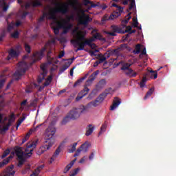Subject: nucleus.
I'll return each instance as SVG.
<instances>
[{
    "label": "nucleus",
    "instance_id": "680f3d73",
    "mask_svg": "<svg viewBox=\"0 0 176 176\" xmlns=\"http://www.w3.org/2000/svg\"><path fill=\"white\" fill-rule=\"evenodd\" d=\"M5 82H6V79L0 80V89H2V87H3V85H5Z\"/></svg>",
    "mask_w": 176,
    "mask_h": 176
},
{
    "label": "nucleus",
    "instance_id": "473e14b6",
    "mask_svg": "<svg viewBox=\"0 0 176 176\" xmlns=\"http://www.w3.org/2000/svg\"><path fill=\"white\" fill-rule=\"evenodd\" d=\"M134 54H140L141 53V44L135 45V50H133Z\"/></svg>",
    "mask_w": 176,
    "mask_h": 176
},
{
    "label": "nucleus",
    "instance_id": "5701e85b",
    "mask_svg": "<svg viewBox=\"0 0 176 176\" xmlns=\"http://www.w3.org/2000/svg\"><path fill=\"white\" fill-rule=\"evenodd\" d=\"M125 74L126 76H129V78H135V76L138 75V74L132 69H129V70L125 72Z\"/></svg>",
    "mask_w": 176,
    "mask_h": 176
},
{
    "label": "nucleus",
    "instance_id": "864d4df0",
    "mask_svg": "<svg viewBox=\"0 0 176 176\" xmlns=\"http://www.w3.org/2000/svg\"><path fill=\"white\" fill-rule=\"evenodd\" d=\"M9 153H10V150H9V148H7L3 153L1 158L2 159H5V157H6V156H8V155H9Z\"/></svg>",
    "mask_w": 176,
    "mask_h": 176
},
{
    "label": "nucleus",
    "instance_id": "3c124183",
    "mask_svg": "<svg viewBox=\"0 0 176 176\" xmlns=\"http://www.w3.org/2000/svg\"><path fill=\"white\" fill-rule=\"evenodd\" d=\"M128 48V46H127V44L126 43H123V44H121L119 47H118V49H120V50L122 52L126 49Z\"/></svg>",
    "mask_w": 176,
    "mask_h": 176
},
{
    "label": "nucleus",
    "instance_id": "423d86ee",
    "mask_svg": "<svg viewBox=\"0 0 176 176\" xmlns=\"http://www.w3.org/2000/svg\"><path fill=\"white\" fill-rule=\"evenodd\" d=\"M49 45H50V43H47L45 44V46L43 47L40 51L36 52L33 54L32 56V60H33V63H36V61L42 60V58H43V53L46 52V46H49Z\"/></svg>",
    "mask_w": 176,
    "mask_h": 176
},
{
    "label": "nucleus",
    "instance_id": "4be33fe9",
    "mask_svg": "<svg viewBox=\"0 0 176 176\" xmlns=\"http://www.w3.org/2000/svg\"><path fill=\"white\" fill-rule=\"evenodd\" d=\"M75 162H76V159L73 160L69 164L65 166L63 170L64 174H67V173H68L71 168H72V166L75 164Z\"/></svg>",
    "mask_w": 176,
    "mask_h": 176
},
{
    "label": "nucleus",
    "instance_id": "58836bf2",
    "mask_svg": "<svg viewBox=\"0 0 176 176\" xmlns=\"http://www.w3.org/2000/svg\"><path fill=\"white\" fill-rule=\"evenodd\" d=\"M76 145H78L77 142L72 144V148H69V153H74V152L76 151Z\"/></svg>",
    "mask_w": 176,
    "mask_h": 176
},
{
    "label": "nucleus",
    "instance_id": "4468645a",
    "mask_svg": "<svg viewBox=\"0 0 176 176\" xmlns=\"http://www.w3.org/2000/svg\"><path fill=\"white\" fill-rule=\"evenodd\" d=\"M20 56V52L15 51L14 48H11L8 51V56H7V60H10V58H17Z\"/></svg>",
    "mask_w": 176,
    "mask_h": 176
},
{
    "label": "nucleus",
    "instance_id": "c9c22d12",
    "mask_svg": "<svg viewBox=\"0 0 176 176\" xmlns=\"http://www.w3.org/2000/svg\"><path fill=\"white\" fill-rule=\"evenodd\" d=\"M69 21H71V19L69 18V16H67L66 19H61V21H60V23H61L62 24H66L68 25V24H72V23H69Z\"/></svg>",
    "mask_w": 176,
    "mask_h": 176
},
{
    "label": "nucleus",
    "instance_id": "f3484780",
    "mask_svg": "<svg viewBox=\"0 0 176 176\" xmlns=\"http://www.w3.org/2000/svg\"><path fill=\"white\" fill-rule=\"evenodd\" d=\"M60 152H61V146H59L54 153V155H52V157L50 160V164H52V163H53V162H54L56 159L58 157V155H60Z\"/></svg>",
    "mask_w": 176,
    "mask_h": 176
},
{
    "label": "nucleus",
    "instance_id": "b1692460",
    "mask_svg": "<svg viewBox=\"0 0 176 176\" xmlns=\"http://www.w3.org/2000/svg\"><path fill=\"white\" fill-rule=\"evenodd\" d=\"M87 75L89 74H85V76H84L81 78L77 80L74 84L73 87H78V86H80V85L82 84V82H83V80H85V79L87 78Z\"/></svg>",
    "mask_w": 176,
    "mask_h": 176
},
{
    "label": "nucleus",
    "instance_id": "ddd939ff",
    "mask_svg": "<svg viewBox=\"0 0 176 176\" xmlns=\"http://www.w3.org/2000/svg\"><path fill=\"white\" fill-rule=\"evenodd\" d=\"M25 71H27L25 68L18 69L14 74L15 80H20L21 76H23V75L25 74Z\"/></svg>",
    "mask_w": 176,
    "mask_h": 176
},
{
    "label": "nucleus",
    "instance_id": "49530a36",
    "mask_svg": "<svg viewBox=\"0 0 176 176\" xmlns=\"http://www.w3.org/2000/svg\"><path fill=\"white\" fill-rule=\"evenodd\" d=\"M45 17H47V12H43V16H41L38 19V23H42V21H45Z\"/></svg>",
    "mask_w": 176,
    "mask_h": 176
},
{
    "label": "nucleus",
    "instance_id": "09e8293b",
    "mask_svg": "<svg viewBox=\"0 0 176 176\" xmlns=\"http://www.w3.org/2000/svg\"><path fill=\"white\" fill-rule=\"evenodd\" d=\"M25 50L28 53V54L31 53V46H30L27 43H25Z\"/></svg>",
    "mask_w": 176,
    "mask_h": 176
},
{
    "label": "nucleus",
    "instance_id": "69168bd1",
    "mask_svg": "<svg viewBox=\"0 0 176 176\" xmlns=\"http://www.w3.org/2000/svg\"><path fill=\"white\" fill-rule=\"evenodd\" d=\"M80 152H82V149L78 148L76 153L74 154V157H76V156H79Z\"/></svg>",
    "mask_w": 176,
    "mask_h": 176
},
{
    "label": "nucleus",
    "instance_id": "bb28decb",
    "mask_svg": "<svg viewBox=\"0 0 176 176\" xmlns=\"http://www.w3.org/2000/svg\"><path fill=\"white\" fill-rule=\"evenodd\" d=\"M122 12H114L113 14H111L109 16V20H115V19H118V17H119V16H120Z\"/></svg>",
    "mask_w": 176,
    "mask_h": 176
},
{
    "label": "nucleus",
    "instance_id": "1a4fd4ad",
    "mask_svg": "<svg viewBox=\"0 0 176 176\" xmlns=\"http://www.w3.org/2000/svg\"><path fill=\"white\" fill-rule=\"evenodd\" d=\"M13 168H14V166L13 165L6 168V169L0 174V176H14L16 172L13 170Z\"/></svg>",
    "mask_w": 176,
    "mask_h": 176
},
{
    "label": "nucleus",
    "instance_id": "603ef678",
    "mask_svg": "<svg viewBox=\"0 0 176 176\" xmlns=\"http://www.w3.org/2000/svg\"><path fill=\"white\" fill-rule=\"evenodd\" d=\"M20 33L18 31H15L14 33L11 34V37L14 38V39H17Z\"/></svg>",
    "mask_w": 176,
    "mask_h": 176
},
{
    "label": "nucleus",
    "instance_id": "2eb2a0df",
    "mask_svg": "<svg viewBox=\"0 0 176 176\" xmlns=\"http://www.w3.org/2000/svg\"><path fill=\"white\" fill-rule=\"evenodd\" d=\"M14 120H16V117H14V114H12L10 116V119L8 120L7 124L1 129V131H8L9 127L12 126V122H14Z\"/></svg>",
    "mask_w": 176,
    "mask_h": 176
},
{
    "label": "nucleus",
    "instance_id": "c03bdc74",
    "mask_svg": "<svg viewBox=\"0 0 176 176\" xmlns=\"http://www.w3.org/2000/svg\"><path fill=\"white\" fill-rule=\"evenodd\" d=\"M113 8H116L117 9H118V12H120V13H122L123 12V8L120 7V6H118V4L113 3L111 5Z\"/></svg>",
    "mask_w": 176,
    "mask_h": 176
},
{
    "label": "nucleus",
    "instance_id": "393cba45",
    "mask_svg": "<svg viewBox=\"0 0 176 176\" xmlns=\"http://www.w3.org/2000/svg\"><path fill=\"white\" fill-rule=\"evenodd\" d=\"M89 146L90 145L89 144V143L85 142L80 146L79 149H81V152H87Z\"/></svg>",
    "mask_w": 176,
    "mask_h": 176
},
{
    "label": "nucleus",
    "instance_id": "6ab92c4d",
    "mask_svg": "<svg viewBox=\"0 0 176 176\" xmlns=\"http://www.w3.org/2000/svg\"><path fill=\"white\" fill-rule=\"evenodd\" d=\"M74 41H78L83 42L85 41H89V39H86V32H80L77 34V38L74 39Z\"/></svg>",
    "mask_w": 176,
    "mask_h": 176
},
{
    "label": "nucleus",
    "instance_id": "20e7f679",
    "mask_svg": "<svg viewBox=\"0 0 176 176\" xmlns=\"http://www.w3.org/2000/svg\"><path fill=\"white\" fill-rule=\"evenodd\" d=\"M86 112H87V107H86L85 106H81L77 109H73L72 111H70L68 116H66L62 120L61 124H67V123L68 122V119H72L73 120L78 119V118L80 117V115H82V113H86Z\"/></svg>",
    "mask_w": 176,
    "mask_h": 176
},
{
    "label": "nucleus",
    "instance_id": "37998d69",
    "mask_svg": "<svg viewBox=\"0 0 176 176\" xmlns=\"http://www.w3.org/2000/svg\"><path fill=\"white\" fill-rule=\"evenodd\" d=\"M79 3V2H78V1L75 0L74 3H71V6H72L73 9L74 10H79V8H78V6H76V5H78Z\"/></svg>",
    "mask_w": 176,
    "mask_h": 176
},
{
    "label": "nucleus",
    "instance_id": "8fccbe9b",
    "mask_svg": "<svg viewBox=\"0 0 176 176\" xmlns=\"http://www.w3.org/2000/svg\"><path fill=\"white\" fill-rule=\"evenodd\" d=\"M40 168H43V166H41L38 168H37L35 170V172L33 173L30 176H36L38 174H39Z\"/></svg>",
    "mask_w": 176,
    "mask_h": 176
},
{
    "label": "nucleus",
    "instance_id": "6e6552de",
    "mask_svg": "<svg viewBox=\"0 0 176 176\" xmlns=\"http://www.w3.org/2000/svg\"><path fill=\"white\" fill-rule=\"evenodd\" d=\"M58 27L60 28V30H63V34H68L69 30H71L73 27L72 24L66 25L65 23H62L61 22L58 21Z\"/></svg>",
    "mask_w": 176,
    "mask_h": 176
},
{
    "label": "nucleus",
    "instance_id": "4d7b16f0",
    "mask_svg": "<svg viewBox=\"0 0 176 176\" xmlns=\"http://www.w3.org/2000/svg\"><path fill=\"white\" fill-rule=\"evenodd\" d=\"M68 68H69V65H64L60 69V73L64 72L66 69H68Z\"/></svg>",
    "mask_w": 176,
    "mask_h": 176
},
{
    "label": "nucleus",
    "instance_id": "ea45409f",
    "mask_svg": "<svg viewBox=\"0 0 176 176\" xmlns=\"http://www.w3.org/2000/svg\"><path fill=\"white\" fill-rule=\"evenodd\" d=\"M18 160H19L18 166L21 167V166L24 164V162H25L24 157H19V158H18Z\"/></svg>",
    "mask_w": 176,
    "mask_h": 176
},
{
    "label": "nucleus",
    "instance_id": "a878e982",
    "mask_svg": "<svg viewBox=\"0 0 176 176\" xmlns=\"http://www.w3.org/2000/svg\"><path fill=\"white\" fill-rule=\"evenodd\" d=\"M52 80H53V74H51L45 80V82H44V86L47 87L50 83H52Z\"/></svg>",
    "mask_w": 176,
    "mask_h": 176
},
{
    "label": "nucleus",
    "instance_id": "aec40b11",
    "mask_svg": "<svg viewBox=\"0 0 176 176\" xmlns=\"http://www.w3.org/2000/svg\"><path fill=\"white\" fill-rule=\"evenodd\" d=\"M105 86H107V80L101 79L96 85V89L97 90H101L102 89H104Z\"/></svg>",
    "mask_w": 176,
    "mask_h": 176
},
{
    "label": "nucleus",
    "instance_id": "c756f323",
    "mask_svg": "<svg viewBox=\"0 0 176 176\" xmlns=\"http://www.w3.org/2000/svg\"><path fill=\"white\" fill-rule=\"evenodd\" d=\"M153 91H155V88H151L146 94L144 100H146L148 97H151L152 94H153Z\"/></svg>",
    "mask_w": 176,
    "mask_h": 176
},
{
    "label": "nucleus",
    "instance_id": "9b49d317",
    "mask_svg": "<svg viewBox=\"0 0 176 176\" xmlns=\"http://www.w3.org/2000/svg\"><path fill=\"white\" fill-rule=\"evenodd\" d=\"M31 6H32V8H39V6H43V4L41 0H35L31 3H26L25 8L28 9V8H31Z\"/></svg>",
    "mask_w": 176,
    "mask_h": 176
},
{
    "label": "nucleus",
    "instance_id": "f704fd0d",
    "mask_svg": "<svg viewBox=\"0 0 176 176\" xmlns=\"http://www.w3.org/2000/svg\"><path fill=\"white\" fill-rule=\"evenodd\" d=\"M60 30H61V28L58 27V21L56 22V26L53 28L54 33L55 35H58L60 34Z\"/></svg>",
    "mask_w": 176,
    "mask_h": 176
},
{
    "label": "nucleus",
    "instance_id": "0eeeda50",
    "mask_svg": "<svg viewBox=\"0 0 176 176\" xmlns=\"http://www.w3.org/2000/svg\"><path fill=\"white\" fill-rule=\"evenodd\" d=\"M40 68L42 71L41 74L38 76L37 81L38 83H42L43 80H45V78H46L47 75V69L46 68V64H43L40 66Z\"/></svg>",
    "mask_w": 176,
    "mask_h": 176
},
{
    "label": "nucleus",
    "instance_id": "a19ab883",
    "mask_svg": "<svg viewBox=\"0 0 176 176\" xmlns=\"http://www.w3.org/2000/svg\"><path fill=\"white\" fill-rule=\"evenodd\" d=\"M108 20H111V19H109V17H108V14H106L104 15V16L101 19L102 24H105V23L108 21Z\"/></svg>",
    "mask_w": 176,
    "mask_h": 176
},
{
    "label": "nucleus",
    "instance_id": "a211bd4d",
    "mask_svg": "<svg viewBox=\"0 0 176 176\" xmlns=\"http://www.w3.org/2000/svg\"><path fill=\"white\" fill-rule=\"evenodd\" d=\"M122 104V101L119 98H115V100L113 102V104L111 106L110 111H115L119 105Z\"/></svg>",
    "mask_w": 176,
    "mask_h": 176
},
{
    "label": "nucleus",
    "instance_id": "f03ea898",
    "mask_svg": "<svg viewBox=\"0 0 176 176\" xmlns=\"http://www.w3.org/2000/svg\"><path fill=\"white\" fill-rule=\"evenodd\" d=\"M36 142H38V140L32 143H28L25 150V153L23 151V148L19 146H16L14 148V151L18 159L20 157H24V156H26V157H31V155H32V151H34V148L36 146Z\"/></svg>",
    "mask_w": 176,
    "mask_h": 176
},
{
    "label": "nucleus",
    "instance_id": "774afa93",
    "mask_svg": "<svg viewBox=\"0 0 176 176\" xmlns=\"http://www.w3.org/2000/svg\"><path fill=\"white\" fill-rule=\"evenodd\" d=\"M133 26L134 27H138V20L133 18Z\"/></svg>",
    "mask_w": 176,
    "mask_h": 176
},
{
    "label": "nucleus",
    "instance_id": "4c0bfd02",
    "mask_svg": "<svg viewBox=\"0 0 176 176\" xmlns=\"http://www.w3.org/2000/svg\"><path fill=\"white\" fill-rule=\"evenodd\" d=\"M10 157H8L5 160H3V162H0V168H2V167H3V166H6V164H8V163H9L10 162Z\"/></svg>",
    "mask_w": 176,
    "mask_h": 176
},
{
    "label": "nucleus",
    "instance_id": "72a5a7b5",
    "mask_svg": "<svg viewBox=\"0 0 176 176\" xmlns=\"http://www.w3.org/2000/svg\"><path fill=\"white\" fill-rule=\"evenodd\" d=\"M107 126H108V125H107V122H104V123L102 125V126H101V128H100V131L99 132L98 135H101L102 134V133H105V130H107Z\"/></svg>",
    "mask_w": 176,
    "mask_h": 176
},
{
    "label": "nucleus",
    "instance_id": "9d476101",
    "mask_svg": "<svg viewBox=\"0 0 176 176\" xmlns=\"http://www.w3.org/2000/svg\"><path fill=\"white\" fill-rule=\"evenodd\" d=\"M89 91H90V89H89L87 87H85L83 90L78 93V95L76 98V101H80L83 97L87 96Z\"/></svg>",
    "mask_w": 176,
    "mask_h": 176
},
{
    "label": "nucleus",
    "instance_id": "e433bc0d",
    "mask_svg": "<svg viewBox=\"0 0 176 176\" xmlns=\"http://www.w3.org/2000/svg\"><path fill=\"white\" fill-rule=\"evenodd\" d=\"M98 104H100V102L96 99L94 101H92V102L88 103L87 107H98Z\"/></svg>",
    "mask_w": 176,
    "mask_h": 176
},
{
    "label": "nucleus",
    "instance_id": "5fc2aeb1",
    "mask_svg": "<svg viewBox=\"0 0 176 176\" xmlns=\"http://www.w3.org/2000/svg\"><path fill=\"white\" fill-rule=\"evenodd\" d=\"M41 126H43V124H40L38 125H37L36 127L31 129L30 131H33L34 133L38 131V130H39L40 127H41Z\"/></svg>",
    "mask_w": 176,
    "mask_h": 176
},
{
    "label": "nucleus",
    "instance_id": "de8ad7c7",
    "mask_svg": "<svg viewBox=\"0 0 176 176\" xmlns=\"http://www.w3.org/2000/svg\"><path fill=\"white\" fill-rule=\"evenodd\" d=\"M149 74H151V78H154V79L157 78V71L151 70L149 72Z\"/></svg>",
    "mask_w": 176,
    "mask_h": 176
},
{
    "label": "nucleus",
    "instance_id": "7c9ffc66",
    "mask_svg": "<svg viewBox=\"0 0 176 176\" xmlns=\"http://www.w3.org/2000/svg\"><path fill=\"white\" fill-rule=\"evenodd\" d=\"M126 19H124L122 21V24H127V23H129V21H130V19H131V12H129L126 16Z\"/></svg>",
    "mask_w": 176,
    "mask_h": 176
},
{
    "label": "nucleus",
    "instance_id": "c85d7f7f",
    "mask_svg": "<svg viewBox=\"0 0 176 176\" xmlns=\"http://www.w3.org/2000/svg\"><path fill=\"white\" fill-rule=\"evenodd\" d=\"M130 67H131V64L129 63H125L122 65L121 69L122 71H128L129 69H130Z\"/></svg>",
    "mask_w": 176,
    "mask_h": 176
},
{
    "label": "nucleus",
    "instance_id": "412c9836",
    "mask_svg": "<svg viewBox=\"0 0 176 176\" xmlns=\"http://www.w3.org/2000/svg\"><path fill=\"white\" fill-rule=\"evenodd\" d=\"M111 30L117 34H124V32H123V27L120 28L118 25H111Z\"/></svg>",
    "mask_w": 176,
    "mask_h": 176
},
{
    "label": "nucleus",
    "instance_id": "cd10ccee",
    "mask_svg": "<svg viewBox=\"0 0 176 176\" xmlns=\"http://www.w3.org/2000/svg\"><path fill=\"white\" fill-rule=\"evenodd\" d=\"M93 131H94V127H93V125L89 124L88 126L87 129V132L85 133V135H87V137L89 135H91L93 133Z\"/></svg>",
    "mask_w": 176,
    "mask_h": 176
},
{
    "label": "nucleus",
    "instance_id": "13d9d810",
    "mask_svg": "<svg viewBox=\"0 0 176 176\" xmlns=\"http://www.w3.org/2000/svg\"><path fill=\"white\" fill-rule=\"evenodd\" d=\"M78 172H79V168H77L74 169L73 172L71 173L70 176H75L76 175V174H78Z\"/></svg>",
    "mask_w": 176,
    "mask_h": 176
},
{
    "label": "nucleus",
    "instance_id": "2f4dec72",
    "mask_svg": "<svg viewBox=\"0 0 176 176\" xmlns=\"http://www.w3.org/2000/svg\"><path fill=\"white\" fill-rule=\"evenodd\" d=\"M122 30H123L124 34H126L127 32H130V31H131V30H132V28L130 25L126 26V25H123Z\"/></svg>",
    "mask_w": 176,
    "mask_h": 176
},
{
    "label": "nucleus",
    "instance_id": "f257e3e1",
    "mask_svg": "<svg viewBox=\"0 0 176 176\" xmlns=\"http://www.w3.org/2000/svg\"><path fill=\"white\" fill-rule=\"evenodd\" d=\"M46 131L47 138H45L44 144L38 149V155H42V153H44L46 151H49L54 144V138H53V135L56 134V128L53 126H50Z\"/></svg>",
    "mask_w": 176,
    "mask_h": 176
},
{
    "label": "nucleus",
    "instance_id": "39448f33",
    "mask_svg": "<svg viewBox=\"0 0 176 176\" xmlns=\"http://www.w3.org/2000/svg\"><path fill=\"white\" fill-rule=\"evenodd\" d=\"M91 42H94V38H89V40H85V41H79V40H72L71 43L74 47H78L81 50H85V46H91Z\"/></svg>",
    "mask_w": 176,
    "mask_h": 176
},
{
    "label": "nucleus",
    "instance_id": "338daca9",
    "mask_svg": "<svg viewBox=\"0 0 176 176\" xmlns=\"http://www.w3.org/2000/svg\"><path fill=\"white\" fill-rule=\"evenodd\" d=\"M100 94H103V96H101V98H103V101H104V100H105V98L107 97V96H108L109 93L107 92V91H105Z\"/></svg>",
    "mask_w": 176,
    "mask_h": 176
},
{
    "label": "nucleus",
    "instance_id": "e2e57ef3",
    "mask_svg": "<svg viewBox=\"0 0 176 176\" xmlns=\"http://www.w3.org/2000/svg\"><path fill=\"white\" fill-rule=\"evenodd\" d=\"M89 5H91V6L88 8L89 10H90V9H91V8H97V6H98V5L94 3L92 1H91Z\"/></svg>",
    "mask_w": 176,
    "mask_h": 176
},
{
    "label": "nucleus",
    "instance_id": "bf43d9fd",
    "mask_svg": "<svg viewBox=\"0 0 176 176\" xmlns=\"http://www.w3.org/2000/svg\"><path fill=\"white\" fill-rule=\"evenodd\" d=\"M102 96H104V94H100L98 96V97L97 98V100L99 102H102V101H104V98H102Z\"/></svg>",
    "mask_w": 176,
    "mask_h": 176
},
{
    "label": "nucleus",
    "instance_id": "0e129e2a",
    "mask_svg": "<svg viewBox=\"0 0 176 176\" xmlns=\"http://www.w3.org/2000/svg\"><path fill=\"white\" fill-rule=\"evenodd\" d=\"M83 1V5L85 6H87V5H90L91 3V1L90 0H82Z\"/></svg>",
    "mask_w": 176,
    "mask_h": 176
},
{
    "label": "nucleus",
    "instance_id": "79ce46f5",
    "mask_svg": "<svg viewBox=\"0 0 176 176\" xmlns=\"http://www.w3.org/2000/svg\"><path fill=\"white\" fill-rule=\"evenodd\" d=\"M94 40V39H98L99 41H102V36H101V34L98 32L96 33L95 34H94L93 38Z\"/></svg>",
    "mask_w": 176,
    "mask_h": 176
},
{
    "label": "nucleus",
    "instance_id": "a18cd8bd",
    "mask_svg": "<svg viewBox=\"0 0 176 176\" xmlns=\"http://www.w3.org/2000/svg\"><path fill=\"white\" fill-rule=\"evenodd\" d=\"M25 120V117H23L22 118L19 119L16 122V130L20 127L21 124Z\"/></svg>",
    "mask_w": 176,
    "mask_h": 176
},
{
    "label": "nucleus",
    "instance_id": "6e6d98bb",
    "mask_svg": "<svg viewBox=\"0 0 176 176\" xmlns=\"http://www.w3.org/2000/svg\"><path fill=\"white\" fill-rule=\"evenodd\" d=\"M21 45H20V44H17L15 47H14V50H15L16 52H19V54L21 52Z\"/></svg>",
    "mask_w": 176,
    "mask_h": 176
},
{
    "label": "nucleus",
    "instance_id": "dca6fc26",
    "mask_svg": "<svg viewBox=\"0 0 176 176\" xmlns=\"http://www.w3.org/2000/svg\"><path fill=\"white\" fill-rule=\"evenodd\" d=\"M98 74H100L99 70H96V72H94L87 80V85L89 86L91 85L93 82H94V80H96V78H97V75H98Z\"/></svg>",
    "mask_w": 176,
    "mask_h": 176
},
{
    "label": "nucleus",
    "instance_id": "052dcab7",
    "mask_svg": "<svg viewBox=\"0 0 176 176\" xmlns=\"http://www.w3.org/2000/svg\"><path fill=\"white\" fill-rule=\"evenodd\" d=\"M135 6V0H131L129 6L130 9H133Z\"/></svg>",
    "mask_w": 176,
    "mask_h": 176
},
{
    "label": "nucleus",
    "instance_id": "f8f14e48",
    "mask_svg": "<svg viewBox=\"0 0 176 176\" xmlns=\"http://www.w3.org/2000/svg\"><path fill=\"white\" fill-rule=\"evenodd\" d=\"M91 20V19H90V16L83 14L79 19V23L81 25H87Z\"/></svg>",
    "mask_w": 176,
    "mask_h": 176
},
{
    "label": "nucleus",
    "instance_id": "7ed1b4c3",
    "mask_svg": "<svg viewBox=\"0 0 176 176\" xmlns=\"http://www.w3.org/2000/svg\"><path fill=\"white\" fill-rule=\"evenodd\" d=\"M56 5L58 7L52 8L50 9V12H47V16H49L48 19L50 20H56V15L57 13H61V14H67V13L69 12L68 5L65 3H56Z\"/></svg>",
    "mask_w": 176,
    "mask_h": 176
}]
</instances>
